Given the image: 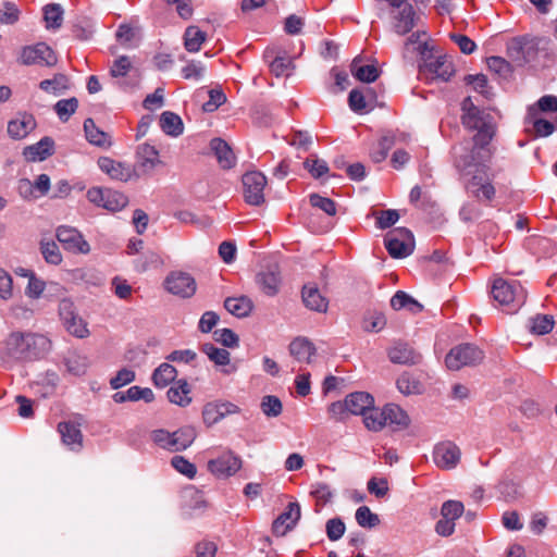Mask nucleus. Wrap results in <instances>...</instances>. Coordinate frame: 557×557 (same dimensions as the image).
<instances>
[{"mask_svg": "<svg viewBox=\"0 0 557 557\" xmlns=\"http://www.w3.org/2000/svg\"><path fill=\"white\" fill-rule=\"evenodd\" d=\"M51 349L50 339L32 332H12L5 339V355L16 361H34L44 358Z\"/></svg>", "mask_w": 557, "mask_h": 557, "instance_id": "obj_1", "label": "nucleus"}, {"mask_svg": "<svg viewBox=\"0 0 557 557\" xmlns=\"http://www.w3.org/2000/svg\"><path fill=\"white\" fill-rule=\"evenodd\" d=\"M461 122L462 125L470 131H476L473 141L480 146L491 145L496 134V123L494 116L480 108H478L470 97L461 102Z\"/></svg>", "mask_w": 557, "mask_h": 557, "instance_id": "obj_2", "label": "nucleus"}, {"mask_svg": "<svg viewBox=\"0 0 557 557\" xmlns=\"http://www.w3.org/2000/svg\"><path fill=\"white\" fill-rule=\"evenodd\" d=\"M494 153L491 145L480 146L473 141L472 147L468 143H460L451 148L453 164L461 175H470L472 169H485V162Z\"/></svg>", "mask_w": 557, "mask_h": 557, "instance_id": "obj_3", "label": "nucleus"}, {"mask_svg": "<svg viewBox=\"0 0 557 557\" xmlns=\"http://www.w3.org/2000/svg\"><path fill=\"white\" fill-rule=\"evenodd\" d=\"M547 41L541 38H515L507 48L508 57L519 66L535 65L545 57Z\"/></svg>", "mask_w": 557, "mask_h": 557, "instance_id": "obj_4", "label": "nucleus"}, {"mask_svg": "<svg viewBox=\"0 0 557 557\" xmlns=\"http://www.w3.org/2000/svg\"><path fill=\"white\" fill-rule=\"evenodd\" d=\"M422 63L419 64V73L426 79H441L447 82L454 73L450 61L445 55L435 57L433 48L428 42L419 44L417 48Z\"/></svg>", "mask_w": 557, "mask_h": 557, "instance_id": "obj_5", "label": "nucleus"}, {"mask_svg": "<svg viewBox=\"0 0 557 557\" xmlns=\"http://www.w3.org/2000/svg\"><path fill=\"white\" fill-rule=\"evenodd\" d=\"M492 296L495 301L506 308L507 312L517 311L525 301V290L517 281L495 278L492 285Z\"/></svg>", "mask_w": 557, "mask_h": 557, "instance_id": "obj_6", "label": "nucleus"}, {"mask_svg": "<svg viewBox=\"0 0 557 557\" xmlns=\"http://www.w3.org/2000/svg\"><path fill=\"white\" fill-rule=\"evenodd\" d=\"M150 437L160 448L176 453L185 450L194 443L196 431L191 426H184L174 432L158 429L151 432Z\"/></svg>", "mask_w": 557, "mask_h": 557, "instance_id": "obj_7", "label": "nucleus"}, {"mask_svg": "<svg viewBox=\"0 0 557 557\" xmlns=\"http://www.w3.org/2000/svg\"><path fill=\"white\" fill-rule=\"evenodd\" d=\"M384 245L391 257L405 258L414 249L412 233L406 227H396L386 233Z\"/></svg>", "mask_w": 557, "mask_h": 557, "instance_id": "obj_8", "label": "nucleus"}, {"mask_svg": "<svg viewBox=\"0 0 557 557\" xmlns=\"http://www.w3.org/2000/svg\"><path fill=\"white\" fill-rule=\"evenodd\" d=\"M484 358L483 351L472 344H461L450 349L445 358L446 367L457 371L462 367L480 363Z\"/></svg>", "mask_w": 557, "mask_h": 557, "instance_id": "obj_9", "label": "nucleus"}, {"mask_svg": "<svg viewBox=\"0 0 557 557\" xmlns=\"http://www.w3.org/2000/svg\"><path fill=\"white\" fill-rule=\"evenodd\" d=\"M54 51L45 42L26 46L22 49L18 62L23 65L53 66L57 64Z\"/></svg>", "mask_w": 557, "mask_h": 557, "instance_id": "obj_10", "label": "nucleus"}, {"mask_svg": "<svg viewBox=\"0 0 557 557\" xmlns=\"http://www.w3.org/2000/svg\"><path fill=\"white\" fill-rule=\"evenodd\" d=\"M163 285L166 292L181 298H190L197 290L195 278L189 273L183 271L170 272Z\"/></svg>", "mask_w": 557, "mask_h": 557, "instance_id": "obj_11", "label": "nucleus"}, {"mask_svg": "<svg viewBox=\"0 0 557 557\" xmlns=\"http://www.w3.org/2000/svg\"><path fill=\"white\" fill-rule=\"evenodd\" d=\"M485 169L476 170L467 181L465 187L468 194L480 202L490 203L495 199L496 188L488 177Z\"/></svg>", "mask_w": 557, "mask_h": 557, "instance_id": "obj_12", "label": "nucleus"}, {"mask_svg": "<svg viewBox=\"0 0 557 557\" xmlns=\"http://www.w3.org/2000/svg\"><path fill=\"white\" fill-rule=\"evenodd\" d=\"M267 177L258 171L247 172L243 175L245 201L251 206H260L264 201L263 190Z\"/></svg>", "mask_w": 557, "mask_h": 557, "instance_id": "obj_13", "label": "nucleus"}, {"mask_svg": "<svg viewBox=\"0 0 557 557\" xmlns=\"http://www.w3.org/2000/svg\"><path fill=\"white\" fill-rule=\"evenodd\" d=\"M57 238L65 250L74 253H88L89 244L83 235L74 227L62 225L57 228Z\"/></svg>", "mask_w": 557, "mask_h": 557, "instance_id": "obj_14", "label": "nucleus"}, {"mask_svg": "<svg viewBox=\"0 0 557 557\" xmlns=\"http://www.w3.org/2000/svg\"><path fill=\"white\" fill-rule=\"evenodd\" d=\"M242 468V459L232 451H226L208 462L209 471L216 478H228Z\"/></svg>", "mask_w": 557, "mask_h": 557, "instance_id": "obj_15", "label": "nucleus"}, {"mask_svg": "<svg viewBox=\"0 0 557 557\" xmlns=\"http://www.w3.org/2000/svg\"><path fill=\"white\" fill-rule=\"evenodd\" d=\"M377 104V94L374 88L364 86L350 90V110L358 114L372 111Z\"/></svg>", "mask_w": 557, "mask_h": 557, "instance_id": "obj_16", "label": "nucleus"}, {"mask_svg": "<svg viewBox=\"0 0 557 557\" xmlns=\"http://www.w3.org/2000/svg\"><path fill=\"white\" fill-rule=\"evenodd\" d=\"M387 356L391 362L403 366H417L422 361V355L405 342L395 343Z\"/></svg>", "mask_w": 557, "mask_h": 557, "instance_id": "obj_17", "label": "nucleus"}, {"mask_svg": "<svg viewBox=\"0 0 557 557\" xmlns=\"http://www.w3.org/2000/svg\"><path fill=\"white\" fill-rule=\"evenodd\" d=\"M433 460L442 469H453L460 460V449L451 442L440 443L434 448Z\"/></svg>", "mask_w": 557, "mask_h": 557, "instance_id": "obj_18", "label": "nucleus"}, {"mask_svg": "<svg viewBox=\"0 0 557 557\" xmlns=\"http://www.w3.org/2000/svg\"><path fill=\"white\" fill-rule=\"evenodd\" d=\"M300 518L298 503H289L286 509L273 521L272 531L276 536H284L290 531Z\"/></svg>", "mask_w": 557, "mask_h": 557, "instance_id": "obj_19", "label": "nucleus"}, {"mask_svg": "<svg viewBox=\"0 0 557 557\" xmlns=\"http://www.w3.org/2000/svg\"><path fill=\"white\" fill-rule=\"evenodd\" d=\"M98 165L112 180L128 182L135 175V171L129 164L115 161L109 157H100Z\"/></svg>", "mask_w": 557, "mask_h": 557, "instance_id": "obj_20", "label": "nucleus"}, {"mask_svg": "<svg viewBox=\"0 0 557 557\" xmlns=\"http://www.w3.org/2000/svg\"><path fill=\"white\" fill-rule=\"evenodd\" d=\"M58 432L62 443L73 451H79L83 447V433L81 425L73 421H62L58 424Z\"/></svg>", "mask_w": 557, "mask_h": 557, "instance_id": "obj_21", "label": "nucleus"}, {"mask_svg": "<svg viewBox=\"0 0 557 557\" xmlns=\"http://www.w3.org/2000/svg\"><path fill=\"white\" fill-rule=\"evenodd\" d=\"M350 74L359 82L373 83L380 76V71L374 63L364 62L362 55H357L350 62Z\"/></svg>", "mask_w": 557, "mask_h": 557, "instance_id": "obj_22", "label": "nucleus"}, {"mask_svg": "<svg viewBox=\"0 0 557 557\" xmlns=\"http://www.w3.org/2000/svg\"><path fill=\"white\" fill-rule=\"evenodd\" d=\"M238 407L230 401L209 403L202 410L203 421L208 425L218 423L224 417L238 412Z\"/></svg>", "mask_w": 557, "mask_h": 557, "instance_id": "obj_23", "label": "nucleus"}, {"mask_svg": "<svg viewBox=\"0 0 557 557\" xmlns=\"http://www.w3.org/2000/svg\"><path fill=\"white\" fill-rule=\"evenodd\" d=\"M288 350L296 361L308 364L312 362V357L317 354V348L313 343L307 337L301 336L296 337L290 342Z\"/></svg>", "mask_w": 557, "mask_h": 557, "instance_id": "obj_24", "label": "nucleus"}, {"mask_svg": "<svg viewBox=\"0 0 557 557\" xmlns=\"http://www.w3.org/2000/svg\"><path fill=\"white\" fill-rule=\"evenodd\" d=\"M201 350L216 366L224 367L222 369L224 374H232L237 370L235 364H230V352L226 349L219 348L212 343H206L202 345Z\"/></svg>", "mask_w": 557, "mask_h": 557, "instance_id": "obj_25", "label": "nucleus"}, {"mask_svg": "<svg viewBox=\"0 0 557 557\" xmlns=\"http://www.w3.org/2000/svg\"><path fill=\"white\" fill-rule=\"evenodd\" d=\"M384 426L392 430H401L409 425L410 419L408 414L397 405L388 404L384 406L383 414Z\"/></svg>", "mask_w": 557, "mask_h": 557, "instance_id": "obj_26", "label": "nucleus"}, {"mask_svg": "<svg viewBox=\"0 0 557 557\" xmlns=\"http://www.w3.org/2000/svg\"><path fill=\"white\" fill-rule=\"evenodd\" d=\"M36 127V120L32 114H20L8 124V133L14 139L27 136Z\"/></svg>", "mask_w": 557, "mask_h": 557, "instance_id": "obj_27", "label": "nucleus"}, {"mask_svg": "<svg viewBox=\"0 0 557 557\" xmlns=\"http://www.w3.org/2000/svg\"><path fill=\"white\" fill-rule=\"evenodd\" d=\"M264 58L270 60L271 73L276 77L288 76L294 69L293 60L281 52L275 53L273 49L264 52Z\"/></svg>", "mask_w": 557, "mask_h": 557, "instance_id": "obj_28", "label": "nucleus"}, {"mask_svg": "<svg viewBox=\"0 0 557 557\" xmlns=\"http://www.w3.org/2000/svg\"><path fill=\"white\" fill-rule=\"evenodd\" d=\"M210 148L214 152L222 169H231L235 165L236 158L227 143L221 138H213Z\"/></svg>", "mask_w": 557, "mask_h": 557, "instance_id": "obj_29", "label": "nucleus"}, {"mask_svg": "<svg viewBox=\"0 0 557 557\" xmlns=\"http://www.w3.org/2000/svg\"><path fill=\"white\" fill-rule=\"evenodd\" d=\"M53 153V140L50 137L41 138L37 144L24 149V157L28 161H44Z\"/></svg>", "mask_w": 557, "mask_h": 557, "instance_id": "obj_30", "label": "nucleus"}, {"mask_svg": "<svg viewBox=\"0 0 557 557\" xmlns=\"http://www.w3.org/2000/svg\"><path fill=\"white\" fill-rule=\"evenodd\" d=\"M116 404L125 401H137L143 399L146 403H151L154 399L153 392L149 387L132 386L125 392H116L112 396Z\"/></svg>", "mask_w": 557, "mask_h": 557, "instance_id": "obj_31", "label": "nucleus"}, {"mask_svg": "<svg viewBox=\"0 0 557 557\" xmlns=\"http://www.w3.org/2000/svg\"><path fill=\"white\" fill-rule=\"evenodd\" d=\"M84 131L89 144L100 148L111 147L112 143L109 134L99 129L91 117L84 121Z\"/></svg>", "mask_w": 557, "mask_h": 557, "instance_id": "obj_32", "label": "nucleus"}, {"mask_svg": "<svg viewBox=\"0 0 557 557\" xmlns=\"http://www.w3.org/2000/svg\"><path fill=\"white\" fill-rule=\"evenodd\" d=\"M256 282L267 296H275L281 283L280 273L275 270L262 271L257 274Z\"/></svg>", "mask_w": 557, "mask_h": 557, "instance_id": "obj_33", "label": "nucleus"}, {"mask_svg": "<svg viewBox=\"0 0 557 557\" xmlns=\"http://www.w3.org/2000/svg\"><path fill=\"white\" fill-rule=\"evenodd\" d=\"M301 296L302 301L308 309L318 312H324L326 310L327 301L315 286L305 285L302 287Z\"/></svg>", "mask_w": 557, "mask_h": 557, "instance_id": "obj_34", "label": "nucleus"}, {"mask_svg": "<svg viewBox=\"0 0 557 557\" xmlns=\"http://www.w3.org/2000/svg\"><path fill=\"white\" fill-rule=\"evenodd\" d=\"M168 398L172 404L185 407L190 404V386L186 380H178L168 391Z\"/></svg>", "mask_w": 557, "mask_h": 557, "instance_id": "obj_35", "label": "nucleus"}, {"mask_svg": "<svg viewBox=\"0 0 557 557\" xmlns=\"http://www.w3.org/2000/svg\"><path fill=\"white\" fill-rule=\"evenodd\" d=\"M525 121L529 124H532L536 136L540 137H547L552 135L556 129L555 125L552 122L539 117L537 110L534 108V106L528 109Z\"/></svg>", "mask_w": 557, "mask_h": 557, "instance_id": "obj_36", "label": "nucleus"}, {"mask_svg": "<svg viewBox=\"0 0 557 557\" xmlns=\"http://www.w3.org/2000/svg\"><path fill=\"white\" fill-rule=\"evenodd\" d=\"M39 88L47 94L60 96L70 88V79L66 75L58 73L50 79L41 81Z\"/></svg>", "mask_w": 557, "mask_h": 557, "instance_id": "obj_37", "label": "nucleus"}, {"mask_svg": "<svg viewBox=\"0 0 557 557\" xmlns=\"http://www.w3.org/2000/svg\"><path fill=\"white\" fill-rule=\"evenodd\" d=\"M137 156L140 166H143L146 171H151L161 163L159 159V151L154 146L147 143L138 146Z\"/></svg>", "mask_w": 557, "mask_h": 557, "instance_id": "obj_38", "label": "nucleus"}, {"mask_svg": "<svg viewBox=\"0 0 557 557\" xmlns=\"http://www.w3.org/2000/svg\"><path fill=\"white\" fill-rule=\"evenodd\" d=\"M161 129L170 136L177 137L183 134L184 124L182 119L174 112L164 111L160 116Z\"/></svg>", "mask_w": 557, "mask_h": 557, "instance_id": "obj_39", "label": "nucleus"}, {"mask_svg": "<svg viewBox=\"0 0 557 557\" xmlns=\"http://www.w3.org/2000/svg\"><path fill=\"white\" fill-rule=\"evenodd\" d=\"M224 308L235 317H247L252 310V302L245 296L228 297L224 301Z\"/></svg>", "mask_w": 557, "mask_h": 557, "instance_id": "obj_40", "label": "nucleus"}, {"mask_svg": "<svg viewBox=\"0 0 557 557\" xmlns=\"http://www.w3.org/2000/svg\"><path fill=\"white\" fill-rule=\"evenodd\" d=\"M395 29L398 34L405 35L414 26V11L412 5H405L404 9L397 11L394 15Z\"/></svg>", "mask_w": 557, "mask_h": 557, "instance_id": "obj_41", "label": "nucleus"}, {"mask_svg": "<svg viewBox=\"0 0 557 557\" xmlns=\"http://www.w3.org/2000/svg\"><path fill=\"white\" fill-rule=\"evenodd\" d=\"M391 307L394 310L407 309L411 313H419L423 309L422 305L403 290L396 292L392 297Z\"/></svg>", "mask_w": 557, "mask_h": 557, "instance_id": "obj_42", "label": "nucleus"}, {"mask_svg": "<svg viewBox=\"0 0 557 557\" xmlns=\"http://www.w3.org/2000/svg\"><path fill=\"white\" fill-rule=\"evenodd\" d=\"M374 405V398L367 392H350V414L362 416Z\"/></svg>", "mask_w": 557, "mask_h": 557, "instance_id": "obj_43", "label": "nucleus"}, {"mask_svg": "<svg viewBox=\"0 0 557 557\" xmlns=\"http://www.w3.org/2000/svg\"><path fill=\"white\" fill-rule=\"evenodd\" d=\"M207 39V34L198 26H188L184 33V46L189 52H198Z\"/></svg>", "mask_w": 557, "mask_h": 557, "instance_id": "obj_44", "label": "nucleus"}, {"mask_svg": "<svg viewBox=\"0 0 557 557\" xmlns=\"http://www.w3.org/2000/svg\"><path fill=\"white\" fill-rule=\"evenodd\" d=\"M348 85V75L346 71L339 66H333L330 71V81L327 83V90L337 95L346 90Z\"/></svg>", "mask_w": 557, "mask_h": 557, "instance_id": "obj_45", "label": "nucleus"}, {"mask_svg": "<svg viewBox=\"0 0 557 557\" xmlns=\"http://www.w3.org/2000/svg\"><path fill=\"white\" fill-rule=\"evenodd\" d=\"M177 371L170 363H161L152 373V381L157 387H165L176 377Z\"/></svg>", "mask_w": 557, "mask_h": 557, "instance_id": "obj_46", "label": "nucleus"}, {"mask_svg": "<svg viewBox=\"0 0 557 557\" xmlns=\"http://www.w3.org/2000/svg\"><path fill=\"white\" fill-rule=\"evenodd\" d=\"M383 414L384 407L377 409L372 405V407H369L361 416V421L369 431L377 432L384 428Z\"/></svg>", "mask_w": 557, "mask_h": 557, "instance_id": "obj_47", "label": "nucleus"}, {"mask_svg": "<svg viewBox=\"0 0 557 557\" xmlns=\"http://www.w3.org/2000/svg\"><path fill=\"white\" fill-rule=\"evenodd\" d=\"M44 20L48 29H58L63 22V9L60 4L51 3L44 8Z\"/></svg>", "mask_w": 557, "mask_h": 557, "instance_id": "obj_48", "label": "nucleus"}, {"mask_svg": "<svg viewBox=\"0 0 557 557\" xmlns=\"http://www.w3.org/2000/svg\"><path fill=\"white\" fill-rule=\"evenodd\" d=\"M386 325V318L384 313L379 311H370L363 315L362 329L366 332L377 333Z\"/></svg>", "mask_w": 557, "mask_h": 557, "instance_id": "obj_49", "label": "nucleus"}, {"mask_svg": "<svg viewBox=\"0 0 557 557\" xmlns=\"http://www.w3.org/2000/svg\"><path fill=\"white\" fill-rule=\"evenodd\" d=\"M529 322L531 332L537 335L548 334L555 324L553 315L549 314H537Z\"/></svg>", "mask_w": 557, "mask_h": 557, "instance_id": "obj_50", "label": "nucleus"}, {"mask_svg": "<svg viewBox=\"0 0 557 557\" xmlns=\"http://www.w3.org/2000/svg\"><path fill=\"white\" fill-rule=\"evenodd\" d=\"M128 203V198L121 191L107 189L103 208L115 212L125 208Z\"/></svg>", "mask_w": 557, "mask_h": 557, "instance_id": "obj_51", "label": "nucleus"}, {"mask_svg": "<svg viewBox=\"0 0 557 557\" xmlns=\"http://www.w3.org/2000/svg\"><path fill=\"white\" fill-rule=\"evenodd\" d=\"M304 168L314 180L322 178L330 170L327 163L324 160L319 159L317 156L308 157L304 161Z\"/></svg>", "mask_w": 557, "mask_h": 557, "instance_id": "obj_52", "label": "nucleus"}, {"mask_svg": "<svg viewBox=\"0 0 557 557\" xmlns=\"http://www.w3.org/2000/svg\"><path fill=\"white\" fill-rule=\"evenodd\" d=\"M329 419L345 423L348 419V395L343 400L332 403L327 407Z\"/></svg>", "mask_w": 557, "mask_h": 557, "instance_id": "obj_53", "label": "nucleus"}, {"mask_svg": "<svg viewBox=\"0 0 557 557\" xmlns=\"http://www.w3.org/2000/svg\"><path fill=\"white\" fill-rule=\"evenodd\" d=\"M355 519L364 529H373L380 524V518L368 506H361L356 510Z\"/></svg>", "mask_w": 557, "mask_h": 557, "instance_id": "obj_54", "label": "nucleus"}, {"mask_svg": "<svg viewBox=\"0 0 557 557\" xmlns=\"http://www.w3.org/2000/svg\"><path fill=\"white\" fill-rule=\"evenodd\" d=\"M78 108V100L75 97L61 99L54 104V111L62 122L69 121Z\"/></svg>", "mask_w": 557, "mask_h": 557, "instance_id": "obj_55", "label": "nucleus"}, {"mask_svg": "<svg viewBox=\"0 0 557 557\" xmlns=\"http://www.w3.org/2000/svg\"><path fill=\"white\" fill-rule=\"evenodd\" d=\"M396 384L399 392L405 395L420 394L422 389L420 382L414 380L409 373H403Z\"/></svg>", "mask_w": 557, "mask_h": 557, "instance_id": "obj_56", "label": "nucleus"}, {"mask_svg": "<svg viewBox=\"0 0 557 557\" xmlns=\"http://www.w3.org/2000/svg\"><path fill=\"white\" fill-rule=\"evenodd\" d=\"M40 251L46 262L58 265L62 262V255L60 252L59 246L54 242H45L40 243Z\"/></svg>", "mask_w": 557, "mask_h": 557, "instance_id": "obj_57", "label": "nucleus"}, {"mask_svg": "<svg viewBox=\"0 0 557 557\" xmlns=\"http://www.w3.org/2000/svg\"><path fill=\"white\" fill-rule=\"evenodd\" d=\"M374 215L375 224L381 230L391 227L399 220V213L394 209L381 210L375 212Z\"/></svg>", "mask_w": 557, "mask_h": 557, "instance_id": "obj_58", "label": "nucleus"}, {"mask_svg": "<svg viewBox=\"0 0 557 557\" xmlns=\"http://www.w3.org/2000/svg\"><path fill=\"white\" fill-rule=\"evenodd\" d=\"M309 201L313 208L322 210L327 215L332 216L336 213V203L330 198L322 197L319 194H311Z\"/></svg>", "mask_w": 557, "mask_h": 557, "instance_id": "obj_59", "label": "nucleus"}, {"mask_svg": "<svg viewBox=\"0 0 557 557\" xmlns=\"http://www.w3.org/2000/svg\"><path fill=\"white\" fill-rule=\"evenodd\" d=\"M260 407L267 417H277L283 409L282 401L276 396L272 395L264 396Z\"/></svg>", "mask_w": 557, "mask_h": 557, "instance_id": "obj_60", "label": "nucleus"}, {"mask_svg": "<svg viewBox=\"0 0 557 557\" xmlns=\"http://www.w3.org/2000/svg\"><path fill=\"white\" fill-rule=\"evenodd\" d=\"M310 494L315 499L318 506H324L333 496L331 487L325 483L312 484Z\"/></svg>", "mask_w": 557, "mask_h": 557, "instance_id": "obj_61", "label": "nucleus"}, {"mask_svg": "<svg viewBox=\"0 0 557 557\" xmlns=\"http://www.w3.org/2000/svg\"><path fill=\"white\" fill-rule=\"evenodd\" d=\"M171 465L176 471L189 479H193L197 473L196 466L185 459L183 456H174L171 460Z\"/></svg>", "mask_w": 557, "mask_h": 557, "instance_id": "obj_62", "label": "nucleus"}, {"mask_svg": "<svg viewBox=\"0 0 557 557\" xmlns=\"http://www.w3.org/2000/svg\"><path fill=\"white\" fill-rule=\"evenodd\" d=\"M463 509V504L461 502L447 500L442 505L441 513L442 517L450 519L455 522V520L462 515Z\"/></svg>", "mask_w": 557, "mask_h": 557, "instance_id": "obj_63", "label": "nucleus"}, {"mask_svg": "<svg viewBox=\"0 0 557 557\" xmlns=\"http://www.w3.org/2000/svg\"><path fill=\"white\" fill-rule=\"evenodd\" d=\"M206 67L199 61H191L182 69V76L185 79L199 81L203 77Z\"/></svg>", "mask_w": 557, "mask_h": 557, "instance_id": "obj_64", "label": "nucleus"}]
</instances>
